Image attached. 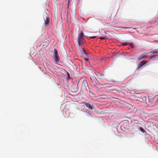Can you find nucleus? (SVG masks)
Listing matches in <instances>:
<instances>
[{
    "instance_id": "dca6fc26",
    "label": "nucleus",
    "mask_w": 158,
    "mask_h": 158,
    "mask_svg": "<svg viewBox=\"0 0 158 158\" xmlns=\"http://www.w3.org/2000/svg\"><path fill=\"white\" fill-rule=\"evenodd\" d=\"M151 53L152 54H156V53H158V51H154L153 52H151Z\"/></svg>"
},
{
    "instance_id": "0eeeda50",
    "label": "nucleus",
    "mask_w": 158,
    "mask_h": 158,
    "mask_svg": "<svg viewBox=\"0 0 158 158\" xmlns=\"http://www.w3.org/2000/svg\"><path fill=\"white\" fill-rule=\"evenodd\" d=\"M83 104L89 108V109L93 110V107L94 108V106H92L89 103L84 102Z\"/></svg>"
},
{
    "instance_id": "6e6552de",
    "label": "nucleus",
    "mask_w": 158,
    "mask_h": 158,
    "mask_svg": "<svg viewBox=\"0 0 158 158\" xmlns=\"http://www.w3.org/2000/svg\"><path fill=\"white\" fill-rule=\"evenodd\" d=\"M125 106L127 109L129 110L132 109L133 108V106L132 105L128 103L126 104Z\"/></svg>"
},
{
    "instance_id": "9b49d317",
    "label": "nucleus",
    "mask_w": 158,
    "mask_h": 158,
    "mask_svg": "<svg viewBox=\"0 0 158 158\" xmlns=\"http://www.w3.org/2000/svg\"><path fill=\"white\" fill-rule=\"evenodd\" d=\"M96 74L97 77L98 78H99L101 79H104L103 74H101L100 75H97V74Z\"/></svg>"
},
{
    "instance_id": "f03ea898",
    "label": "nucleus",
    "mask_w": 158,
    "mask_h": 158,
    "mask_svg": "<svg viewBox=\"0 0 158 158\" xmlns=\"http://www.w3.org/2000/svg\"><path fill=\"white\" fill-rule=\"evenodd\" d=\"M45 15L46 19H44V25L46 27H48L51 23L52 21L49 17L48 13H46Z\"/></svg>"
},
{
    "instance_id": "6ab92c4d",
    "label": "nucleus",
    "mask_w": 158,
    "mask_h": 158,
    "mask_svg": "<svg viewBox=\"0 0 158 158\" xmlns=\"http://www.w3.org/2000/svg\"><path fill=\"white\" fill-rule=\"evenodd\" d=\"M89 115H91V114L90 113H87V115L88 116H89Z\"/></svg>"
},
{
    "instance_id": "f3484780",
    "label": "nucleus",
    "mask_w": 158,
    "mask_h": 158,
    "mask_svg": "<svg viewBox=\"0 0 158 158\" xmlns=\"http://www.w3.org/2000/svg\"><path fill=\"white\" fill-rule=\"evenodd\" d=\"M90 38H95L96 36H92L89 37Z\"/></svg>"
},
{
    "instance_id": "aec40b11",
    "label": "nucleus",
    "mask_w": 158,
    "mask_h": 158,
    "mask_svg": "<svg viewBox=\"0 0 158 158\" xmlns=\"http://www.w3.org/2000/svg\"><path fill=\"white\" fill-rule=\"evenodd\" d=\"M115 90H116V91H117V92H120V90H117V89H115Z\"/></svg>"
},
{
    "instance_id": "9d476101",
    "label": "nucleus",
    "mask_w": 158,
    "mask_h": 158,
    "mask_svg": "<svg viewBox=\"0 0 158 158\" xmlns=\"http://www.w3.org/2000/svg\"><path fill=\"white\" fill-rule=\"evenodd\" d=\"M122 44L123 45V46H126V45H130V46H133V44L132 43H128L127 42H123V43H122Z\"/></svg>"
},
{
    "instance_id": "f8f14e48",
    "label": "nucleus",
    "mask_w": 158,
    "mask_h": 158,
    "mask_svg": "<svg viewBox=\"0 0 158 158\" xmlns=\"http://www.w3.org/2000/svg\"><path fill=\"white\" fill-rule=\"evenodd\" d=\"M99 39H100L101 40H105L107 39V37L106 35H104L103 36L100 37Z\"/></svg>"
},
{
    "instance_id": "2eb2a0df",
    "label": "nucleus",
    "mask_w": 158,
    "mask_h": 158,
    "mask_svg": "<svg viewBox=\"0 0 158 158\" xmlns=\"http://www.w3.org/2000/svg\"><path fill=\"white\" fill-rule=\"evenodd\" d=\"M117 104L121 108L123 107V105L121 103H119V102H117Z\"/></svg>"
},
{
    "instance_id": "412c9836",
    "label": "nucleus",
    "mask_w": 158,
    "mask_h": 158,
    "mask_svg": "<svg viewBox=\"0 0 158 158\" xmlns=\"http://www.w3.org/2000/svg\"><path fill=\"white\" fill-rule=\"evenodd\" d=\"M79 81L78 82V83H77V85H78V84H79Z\"/></svg>"
},
{
    "instance_id": "a211bd4d",
    "label": "nucleus",
    "mask_w": 158,
    "mask_h": 158,
    "mask_svg": "<svg viewBox=\"0 0 158 158\" xmlns=\"http://www.w3.org/2000/svg\"><path fill=\"white\" fill-rule=\"evenodd\" d=\"M146 99V98H145V97H143V101H145Z\"/></svg>"
},
{
    "instance_id": "4468645a",
    "label": "nucleus",
    "mask_w": 158,
    "mask_h": 158,
    "mask_svg": "<svg viewBox=\"0 0 158 158\" xmlns=\"http://www.w3.org/2000/svg\"><path fill=\"white\" fill-rule=\"evenodd\" d=\"M139 130H140L141 132H142L143 133H144L145 132L144 130L143 129V128L142 127H140L139 128Z\"/></svg>"
},
{
    "instance_id": "ddd939ff",
    "label": "nucleus",
    "mask_w": 158,
    "mask_h": 158,
    "mask_svg": "<svg viewBox=\"0 0 158 158\" xmlns=\"http://www.w3.org/2000/svg\"><path fill=\"white\" fill-rule=\"evenodd\" d=\"M95 80L96 81V82L95 81V85H98L100 84L99 83L97 79L96 78H95Z\"/></svg>"
},
{
    "instance_id": "20e7f679",
    "label": "nucleus",
    "mask_w": 158,
    "mask_h": 158,
    "mask_svg": "<svg viewBox=\"0 0 158 158\" xmlns=\"http://www.w3.org/2000/svg\"><path fill=\"white\" fill-rule=\"evenodd\" d=\"M81 52L80 51V52L81 53H82L83 54V57L86 61L89 62V59L88 54L87 53L84 48L81 49Z\"/></svg>"
},
{
    "instance_id": "39448f33",
    "label": "nucleus",
    "mask_w": 158,
    "mask_h": 158,
    "mask_svg": "<svg viewBox=\"0 0 158 158\" xmlns=\"http://www.w3.org/2000/svg\"><path fill=\"white\" fill-rule=\"evenodd\" d=\"M88 86V84L87 81L85 80H83L81 84V89L83 90H86L87 86Z\"/></svg>"
},
{
    "instance_id": "7ed1b4c3",
    "label": "nucleus",
    "mask_w": 158,
    "mask_h": 158,
    "mask_svg": "<svg viewBox=\"0 0 158 158\" xmlns=\"http://www.w3.org/2000/svg\"><path fill=\"white\" fill-rule=\"evenodd\" d=\"M54 60L56 64H58L59 62L60 59L58 54V52L56 49H54Z\"/></svg>"
},
{
    "instance_id": "5701e85b",
    "label": "nucleus",
    "mask_w": 158,
    "mask_h": 158,
    "mask_svg": "<svg viewBox=\"0 0 158 158\" xmlns=\"http://www.w3.org/2000/svg\"><path fill=\"white\" fill-rule=\"evenodd\" d=\"M157 101H158V98L157 99Z\"/></svg>"
},
{
    "instance_id": "423d86ee",
    "label": "nucleus",
    "mask_w": 158,
    "mask_h": 158,
    "mask_svg": "<svg viewBox=\"0 0 158 158\" xmlns=\"http://www.w3.org/2000/svg\"><path fill=\"white\" fill-rule=\"evenodd\" d=\"M148 57V56H147L144 54H142L138 56L137 59L138 61H139L143 59L147 58Z\"/></svg>"
},
{
    "instance_id": "1a4fd4ad",
    "label": "nucleus",
    "mask_w": 158,
    "mask_h": 158,
    "mask_svg": "<svg viewBox=\"0 0 158 158\" xmlns=\"http://www.w3.org/2000/svg\"><path fill=\"white\" fill-rule=\"evenodd\" d=\"M148 62V61H147L143 60L139 63V65L140 66H142L146 63H147Z\"/></svg>"
},
{
    "instance_id": "f257e3e1",
    "label": "nucleus",
    "mask_w": 158,
    "mask_h": 158,
    "mask_svg": "<svg viewBox=\"0 0 158 158\" xmlns=\"http://www.w3.org/2000/svg\"><path fill=\"white\" fill-rule=\"evenodd\" d=\"M84 33L82 32H81V33H79L78 35L77 38V42L78 44L77 46L79 49V51L81 52V50L84 48L83 45V42L84 40Z\"/></svg>"
},
{
    "instance_id": "4be33fe9",
    "label": "nucleus",
    "mask_w": 158,
    "mask_h": 158,
    "mask_svg": "<svg viewBox=\"0 0 158 158\" xmlns=\"http://www.w3.org/2000/svg\"><path fill=\"white\" fill-rule=\"evenodd\" d=\"M156 96H158V95H156V96H155V97H156Z\"/></svg>"
}]
</instances>
